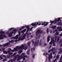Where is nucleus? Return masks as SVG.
Masks as SVG:
<instances>
[{
	"label": "nucleus",
	"mask_w": 62,
	"mask_h": 62,
	"mask_svg": "<svg viewBox=\"0 0 62 62\" xmlns=\"http://www.w3.org/2000/svg\"><path fill=\"white\" fill-rule=\"evenodd\" d=\"M43 31H41L40 30H37L36 32V36H38L39 34H41Z\"/></svg>",
	"instance_id": "nucleus-1"
},
{
	"label": "nucleus",
	"mask_w": 62,
	"mask_h": 62,
	"mask_svg": "<svg viewBox=\"0 0 62 62\" xmlns=\"http://www.w3.org/2000/svg\"><path fill=\"white\" fill-rule=\"evenodd\" d=\"M0 39H4V38H6L7 37L6 36V34H3V35H0Z\"/></svg>",
	"instance_id": "nucleus-2"
},
{
	"label": "nucleus",
	"mask_w": 62,
	"mask_h": 62,
	"mask_svg": "<svg viewBox=\"0 0 62 62\" xmlns=\"http://www.w3.org/2000/svg\"><path fill=\"white\" fill-rule=\"evenodd\" d=\"M39 40H38L37 42L36 41L34 43V47H36V46H38L39 45Z\"/></svg>",
	"instance_id": "nucleus-3"
},
{
	"label": "nucleus",
	"mask_w": 62,
	"mask_h": 62,
	"mask_svg": "<svg viewBox=\"0 0 62 62\" xmlns=\"http://www.w3.org/2000/svg\"><path fill=\"white\" fill-rule=\"evenodd\" d=\"M18 37H19V35H16V37H11V39H18Z\"/></svg>",
	"instance_id": "nucleus-4"
},
{
	"label": "nucleus",
	"mask_w": 62,
	"mask_h": 62,
	"mask_svg": "<svg viewBox=\"0 0 62 62\" xmlns=\"http://www.w3.org/2000/svg\"><path fill=\"white\" fill-rule=\"evenodd\" d=\"M19 48H20V47H19V46H17L14 48V50L15 51H18V50H20Z\"/></svg>",
	"instance_id": "nucleus-5"
},
{
	"label": "nucleus",
	"mask_w": 62,
	"mask_h": 62,
	"mask_svg": "<svg viewBox=\"0 0 62 62\" xmlns=\"http://www.w3.org/2000/svg\"><path fill=\"white\" fill-rule=\"evenodd\" d=\"M60 21L61 22V20H60V18H58V19H56L55 20V23H56L57 22H59V21Z\"/></svg>",
	"instance_id": "nucleus-6"
},
{
	"label": "nucleus",
	"mask_w": 62,
	"mask_h": 62,
	"mask_svg": "<svg viewBox=\"0 0 62 62\" xmlns=\"http://www.w3.org/2000/svg\"><path fill=\"white\" fill-rule=\"evenodd\" d=\"M13 34V32L11 31V32L9 33L8 36L9 37H11L12 36V34Z\"/></svg>",
	"instance_id": "nucleus-7"
},
{
	"label": "nucleus",
	"mask_w": 62,
	"mask_h": 62,
	"mask_svg": "<svg viewBox=\"0 0 62 62\" xmlns=\"http://www.w3.org/2000/svg\"><path fill=\"white\" fill-rule=\"evenodd\" d=\"M24 46L23 45H21V46H18L19 47H20L19 49L20 50H22L23 49H24Z\"/></svg>",
	"instance_id": "nucleus-8"
},
{
	"label": "nucleus",
	"mask_w": 62,
	"mask_h": 62,
	"mask_svg": "<svg viewBox=\"0 0 62 62\" xmlns=\"http://www.w3.org/2000/svg\"><path fill=\"white\" fill-rule=\"evenodd\" d=\"M48 58L49 59H52L53 58L52 53H50V55H48Z\"/></svg>",
	"instance_id": "nucleus-9"
},
{
	"label": "nucleus",
	"mask_w": 62,
	"mask_h": 62,
	"mask_svg": "<svg viewBox=\"0 0 62 62\" xmlns=\"http://www.w3.org/2000/svg\"><path fill=\"white\" fill-rule=\"evenodd\" d=\"M54 40V38H52L51 40V41L49 43L50 44H53V42Z\"/></svg>",
	"instance_id": "nucleus-10"
},
{
	"label": "nucleus",
	"mask_w": 62,
	"mask_h": 62,
	"mask_svg": "<svg viewBox=\"0 0 62 62\" xmlns=\"http://www.w3.org/2000/svg\"><path fill=\"white\" fill-rule=\"evenodd\" d=\"M38 24H39V22H38L36 24H35V23L34 24L33 23H32L31 24V25H32V26H36L37 25H38Z\"/></svg>",
	"instance_id": "nucleus-11"
},
{
	"label": "nucleus",
	"mask_w": 62,
	"mask_h": 62,
	"mask_svg": "<svg viewBox=\"0 0 62 62\" xmlns=\"http://www.w3.org/2000/svg\"><path fill=\"white\" fill-rule=\"evenodd\" d=\"M21 57H22V55H20L19 57H18L17 60V61H19L21 59Z\"/></svg>",
	"instance_id": "nucleus-12"
},
{
	"label": "nucleus",
	"mask_w": 62,
	"mask_h": 62,
	"mask_svg": "<svg viewBox=\"0 0 62 62\" xmlns=\"http://www.w3.org/2000/svg\"><path fill=\"white\" fill-rule=\"evenodd\" d=\"M9 43H8L3 45V46L4 47H6V46H8V45H9Z\"/></svg>",
	"instance_id": "nucleus-13"
},
{
	"label": "nucleus",
	"mask_w": 62,
	"mask_h": 62,
	"mask_svg": "<svg viewBox=\"0 0 62 62\" xmlns=\"http://www.w3.org/2000/svg\"><path fill=\"white\" fill-rule=\"evenodd\" d=\"M50 36H48L47 38V42H49V41H50Z\"/></svg>",
	"instance_id": "nucleus-14"
},
{
	"label": "nucleus",
	"mask_w": 62,
	"mask_h": 62,
	"mask_svg": "<svg viewBox=\"0 0 62 62\" xmlns=\"http://www.w3.org/2000/svg\"><path fill=\"white\" fill-rule=\"evenodd\" d=\"M61 27H57V29L58 30H59L60 31H61Z\"/></svg>",
	"instance_id": "nucleus-15"
},
{
	"label": "nucleus",
	"mask_w": 62,
	"mask_h": 62,
	"mask_svg": "<svg viewBox=\"0 0 62 62\" xmlns=\"http://www.w3.org/2000/svg\"><path fill=\"white\" fill-rule=\"evenodd\" d=\"M16 53H14L13 55H12L11 57H13V56H16Z\"/></svg>",
	"instance_id": "nucleus-16"
},
{
	"label": "nucleus",
	"mask_w": 62,
	"mask_h": 62,
	"mask_svg": "<svg viewBox=\"0 0 62 62\" xmlns=\"http://www.w3.org/2000/svg\"><path fill=\"white\" fill-rule=\"evenodd\" d=\"M55 47H54L52 48L51 49V52H53L54 51H55Z\"/></svg>",
	"instance_id": "nucleus-17"
},
{
	"label": "nucleus",
	"mask_w": 62,
	"mask_h": 62,
	"mask_svg": "<svg viewBox=\"0 0 62 62\" xmlns=\"http://www.w3.org/2000/svg\"><path fill=\"white\" fill-rule=\"evenodd\" d=\"M52 28V29H55V28H56V27L55 26H53Z\"/></svg>",
	"instance_id": "nucleus-18"
},
{
	"label": "nucleus",
	"mask_w": 62,
	"mask_h": 62,
	"mask_svg": "<svg viewBox=\"0 0 62 62\" xmlns=\"http://www.w3.org/2000/svg\"><path fill=\"white\" fill-rule=\"evenodd\" d=\"M54 41L55 42L56 41L57 39V36H55L54 37Z\"/></svg>",
	"instance_id": "nucleus-19"
},
{
	"label": "nucleus",
	"mask_w": 62,
	"mask_h": 62,
	"mask_svg": "<svg viewBox=\"0 0 62 62\" xmlns=\"http://www.w3.org/2000/svg\"><path fill=\"white\" fill-rule=\"evenodd\" d=\"M5 34V32L4 31H1V33L0 35H4L3 34Z\"/></svg>",
	"instance_id": "nucleus-20"
},
{
	"label": "nucleus",
	"mask_w": 62,
	"mask_h": 62,
	"mask_svg": "<svg viewBox=\"0 0 62 62\" xmlns=\"http://www.w3.org/2000/svg\"><path fill=\"white\" fill-rule=\"evenodd\" d=\"M41 40L39 42V45L40 46H41Z\"/></svg>",
	"instance_id": "nucleus-21"
},
{
	"label": "nucleus",
	"mask_w": 62,
	"mask_h": 62,
	"mask_svg": "<svg viewBox=\"0 0 62 62\" xmlns=\"http://www.w3.org/2000/svg\"><path fill=\"white\" fill-rule=\"evenodd\" d=\"M23 52V50H20L19 51H18V53L19 54H21L22 52Z\"/></svg>",
	"instance_id": "nucleus-22"
},
{
	"label": "nucleus",
	"mask_w": 62,
	"mask_h": 62,
	"mask_svg": "<svg viewBox=\"0 0 62 62\" xmlns=\"http://www.w3.org/2000/svg\"><path fill=\"white\" fill-rule=\"evenodd\" d=\"M4 54H8V52L7 51H4L3 52Z\"/></svg>",
	"instance_id": "nucleus-23"
},
{
	"label": "nucleus",
	"mask_w": 62,
	"mask_h": 62,
	"mask_svg": "<svg viewBox=\"0 0 62 62\" xmlns=\"http://www.w3.org/2000/svg\"><path fill=\"white\" fill-rule=\"evenodd\" d=\"M55 42V41H54H54H53V46H55V42Z\"/></svg>",
	"instance_id": "nucleus-24"
},
{
	"label": "nucleus",
	"mask_w": 62,
	"mask_h": 62,
	"mask_svg": "<svg viewBox=\"0 0 62 62\" xmlns=\"http://www.w3.org/2000/svg\"><path fill=\"white\" fill-rule=\"evenodd\" d=\"M60 39V37H58L57 38V42H58L59 41V40Z\"/></svg>",
	"instance_id": "nucleus-25"
},
{
	"label": "nucleus",
	"mask_w": 62,
	"mask_h": 62,
	"mask_svg": "<svg viewBox=\"0 0 62 62\" xmlns=\"http://www.w3.org/2000/svg\"><path fill=\"white\" fill-rule=\"evenodd\" d=\"M26 36V34H24L23 35V37L24 38V39H25V38Z\"/></svg>",
	"instance_id": "nucleus-26"
},
{
	"label": "nucleus",
	"mask_w": 62,
	"mask_h": 62,
	"mask_svg": "<svg viewBox=\"0 0 62 62\" xmlns=\"http://www.w3.org/2000/svg\"><path fill=\"white\" fill-rule=\"evenodd\" d=\"M56 60H57V59H55L54 61H53V62H56Z\"/></svg>",
	"instance_id": "nucleus-27"
},
{
	"label": "nucleus",
	"mask_w": 62,
	"mask_h": 62,
	"mask_svg": "<svg viewBox=\"0 0 62 62\" xmlns=\"http://www.w3.org/2000/svg\"><path fill=\"white\" fill-rule=\"evenodd\" d=\"M6 58H10V56L9 55H8V56Z\"/></svg>",
	"instance_id": "nucleus-28"
},
{
	"label": "nucleus",
	"mask_w": 62,
	"mask_h": 62,
	"mask_svg": "<svg viewBox=\"0 0 62 62\" xmlns=\"http://www.w3.org/2000/svg\"><path fill=\"white\" fill-rule=\"evenodd\" d=\"M17 30H16V29H14L13 30V31L14 32H16L17 31Z\"/></svg>",
	"instance_id": "nucleus-29"
},
{
	"label": "nucleus",
	"mask_w": 62,
	"mask_h": 62,
	"mask_svg": "<svg viewBox=\"0 0 62 62\" xmlns=\"http://www.w3.org/2000/svg\"><path fill=\"white\" fill-rule=\"evenodd\" d=\"M24 49L25 50H26V49H27V47L26 46H24Z\"/></svg>",
	"instance_id": "nucleus-30"
},
{
	"label": "nucleus",
	"mask_w": 62,
	"mask_h": 62,
	"mask_svg": "<svg viewBox=\"0 0 62 62\" xmlns=\"http://www.w3.org/2000/svg\"><path fill=\"white\" fill-rule=\"evenodd\" d=\"M13 54V53L11 52L9 53V55H12Z\"/></svg>",
	"instance_id": "nucleus-31"
},
{
	"label": "nucleus",
	"mask_w": 62,
	"mask_h": 62,
	"mask_svg": "<svg viewBox=\"0 0 62 62\" xmlns=\"http://www.w3.org/2000/svg\"><path fill=\"white\" fill-rule=\"evenodd\" d=\"M14 28L13 27L12 28H10V29H9V31H11V30H12V29H13Z\"/></svg>",
	"instance_id": "nucleus-32"
},
{
	"label": "nucleus",
	"mask_w": 62,
	"mask_h": 62,
	"mask_svg": "<svg viewBox=\"0 0 62 62\" xmlns=\"http://www.w3.org/2000/svg\"><path fill=\"white\" fill-rule=\"evenodd\" d=\"M54 21H51L49 22V23H54Z\"/></svg>",
	"instance_id": "nucleus-33"
},
{
	"label": "nucleus",
	"mask_w": 62,
	"mask_h": 62,
	"mask_svg": "<svg viewBox=\"0 0 62 62\" xmlns=\"http://www.w3.org/2000/svg\"><path fill=\"white\" fill-rule=\"evenodd\" d=\"M35 54H34L33 55H32V58H35Z\"/></svg>",
	"instance_id": "nucleus-34"
},
{
	"label": "nucleus",
	"mask_w": 62,
	"mask_h": 62,
	"mask_svg": "<svg viewBox=\"0 0 62 62\" xmlns=\"http://www.w3.org/2000/svg\"><path fill=\"white\" fill-rule=\"evenodd\" d=\"M55 34L56 35H59V32H57Z\"/></svg>",
	"instance_id": "nucleus-35"
},
{
	"label": "nucleus",
	"mask_w": 62,
	"mask_h": 62,
	"mask_svg": "<svg viewBox=\"0 0 62 62\" xmlns=\"http://www.w3.org/2000/svg\"><path fill=\"white\" fill-rule=\"evenodd\" d=\"M59 55H58L57 56H56V58H57V59H58L59 58Z\"/></svg>",
	"instance_id": "nucleus-36"
},
{
	"label": "nucleus",
	"mask_w": 62,
	"mask_h": 62,
	"mask_svg": "<svg viewBox=\"0 0 62 62\" xmlns=\"http://www.w3.org/2000/svg\"><path fill=\"white\" fill-rule=\"evenodd\" d=\"M16 56L17 57H19V56H20V55L19 54H18L16 55Z\"/></svg>",
	"instance_id": "nucleus-37"
},
{
	"label": "nucleus",
	"mask_w": 62,
	"mask_h": 62,
	"mask_svg": "<svg viewBox=\"0 0 62 62\" xmlns=\"http://www.w3.org/2000/svg\"><path fill=\"white\" fill-rule=\"evenodd\" d=\"M25 54L24 53H22V54H21V55H22V56H23L24 55V54Z\"/></svg>",
	"instance_id": "nucleus-38"
},
{
	"label": "nucleus",
	"mask_w": 62,
	"mask_h": 62,
	"mask_svg": "<svg viewBox=\"0 0 62 62\" xmlns=\"http://www.w3.org/2000/svg\"><path fill=\"white\" fill-rule=\"evenodd\" d=\"M46 32L47 34H48V33H49V29H47V30H46Z\"/></svg>",
	"instance_id": "nucleus-39"
},
{
	"label": "nucleus",
	"mask_w": 62,
	"mask_h": 62,
	"mask_svg": "<svg viewBox=\"0 0 62 62\" xmlns=\"http://www.w3.org/2000/svg\"><path fill=\"white\" fill-rule=\"evenodd\" d=\"M7 61V59H4L3 60V61L4 62L6 61Z\"/></svg>",
	"instance_id": "nucleus-40"
},
{
	"label": "nucleus",
	"mask_w": 62,
	"mask_h": 62,
	"mask_svg": "<svg viewBox=\"0 0 62 62\" xmlns=\"http://www.w3.org/2000/svg\"><path fill=\"white\" fill-rule=\"evenodd\" d=\"M7 52V54L8 53V54H9L10 53V51L9 50H8V51Z\"/></svg>",
	"instance_id": "nucleus-41"
},
{
	"label": "nucleus",
	"mask_w": 62,
	"mask_h": 62,
	"mask_svg": "<svg viewBox=\"0 0 62 62\" xmlns=\"http://www.w3.org/2000/svg\"><path fill=\"white\" fill-rule=\"evenodd\" d=\"M2 51H4L5 50V48H2Z\"/></svg>",
	"instance_id": "nucleus-42"
},
{
	"label": "nucleus",
	"mask_w": 62,
	"mask_h": 62,
	"mask_svg": "<svg viewBox=\"0 0 62 62\" xmlns=\"http://www.w3.org/2000/svg\"><path fill=\"white\" fill-rule=\"evenodd\" d=\"M24 38L23 37H22L21 38V40H23V39H24Z\"/></svg>",
	"instance_id": "nucleus-43"
},
{
	"label": "nucleus",
	"mask_w": 62,
	"mask_h": 62,
	"mask_svg": "<svg viewBox=\"0 0 62 62\" xmlns=\"http://www.w3.org/2000/svg\"><path fill=\"white\" fill-rule=\"evenodd\" d=\"M23 57H25H25H27V55H24L23 56Z\"/></svg>",
	"instance_id": "nucleus-44"
},
{
	"label": "nucleus",
	"mask_w": 62,
	"mask_h": 62,
	"mask_svg": "<svg viewBox=\"0 0 62 62\" xmlns=\"http://www.w3.org/2000/svg\"><path fill=\"white\" fill-rule=\"evenodd\" d=\"M0 58L1 59H3V57H2V56H0Z\"/></svg>",
	"instance_id": "nucleus-45"
},
{
	"label": "nucleus",
	"mask_w": 62,
	"mask_h": 62,
	"mask_svg": "<svg viewBox=\"0 0 62 62\" xmlns=\"http://www.w3.org/2000/svg\"><path fill=\"white\" fill-rule=\"evenodd\" d=\"M2 57H4L5 58H6V55H3L2 56Z\"/></svg>",
	"instance_id": "nucleus-46"
},
{
	"label": "nucleus",
	"mask_w": 62,
	"mask_h": 62,
	"mask_svg": "<svg viewBox=\"0 0 62 62\" xmlns=\"http://www.w3.org/2000/svg\"><path fill=\"white\" fill-rule=\"evenodd\" d=\"M23 61H24V60H25V58L24 57L23 59Z\"/></svg>",
	"instance_id": "nucleus-47"
},
{
	"label": "nucleus",
	"mask_w": 62,
	"mask_h": 62,
	"mask_svg": "<svg viewBox=\"0 0 62 62\" xmlns=\"http://www.w3.org/2000/svg\"><path fill=\"white\" fill-rule=\"evenodd\" d=\"M31 42H32V44H34V41H33V40H31Z\"/></svg>",
	"instance_id": "nucleus-48"
},
{
	"label": "nucleus",
	"mask_w": 62,
	"mask_h": 62,
	"mask_svg": "<svg viewBox=\"0 0 62 62\" xmlns=\"http://www.w3.org/2000/svg\"><path fill=\"white\" fill-rule=\"evenodd\" d=\"M28 44L29 46H30V42H29L28 43Z\"/></svg>",
	"instance_id": "nucleus-49"
},
{
	"label": "nucleus",
	"mask_w": 62,
	"mask_h": 62,
	"mask_svg": "<svg viewBox=\"0 0 62 62\" xmlns=\"http://www.w3.org/2000/svg\"><path fill=\"white\" fill-rule=\"evenodd\" d=\"M14 42V40H12L11 41V42Z\"/></svg>",
	"instance_id": "nucleus-50"
},
{
	"label": "nucleus",
	"mask_w": 62,
	"mask_h": 62,
	"mask_svg": "<svg viewBox=\"0 0 62 62\" xmlns=\"http://www.w3.org/2000/svg\"><path fill=\"white\" fill-rule=\"evenodd\" d=\"M44 46H46V45H47V44L46 43H45L44 44Z\"/></svg>",
	"instance_id": "nucleus-51"
},
{
	"label": "nucleus",
	"mask_w": 62,
	"mask_h": 62,
	"mask_svg": "<svg viewBox=\"0 0 62 62\" xmlns=\"http://www.w3.org/2000/svg\"><path fill=\"white\" fill-rule=\"evenodd\" d=\"M29 26H26V28H28L29 27Z\"/></svg>",
	"instance_id": "nucleus-52"
},
{
	"label": "nucleus",
	"mask_w": 62,
	"mask_h": 62,
	"mask_svg": "<svg viewBox=\"0 0 62 62\" xmlns=\"http://www.w3.org/2000/svg\"><path fill=\"white\" fill-rule=\"evenodd\" d=\"M41 35H40V34H39V36L38 37V38H40V36H41Z\"/></svg>",
	"instance_id": "nucleus-53"
},
{
	"label": "nucleus",
	"mask_w": 62,
	"mask_h": 62,
	"mask_svg": "<svg viewBox=\"0 0 62 62\" xmlns=\"http://www.w3.org/2000/svg\"><path fill=\"white\" fill-rule=\"evenodd\" d=\"M11 51L12 52H14V51H15V50H14H14H12Z\"/></svg>",
	"instance_id": "nucleus-54"
},
{
	"label": "nucleus",
	"mask_w": 62,
	"mask_h": 62,
	"mask_svg": "<svg viewBox=\"0 0 62 62\" xmlns=\"http://www.w3.org/2000/svg\"><path fill=\"white\" fill-rule=\"evenodd\" d=\"M41 25H45V23H42L41 24Z\"/></svg>",
	"instance_id": "nucleus-55"
},
{
	"label": "nucleus",
	"mask_w": 62,
	"mask_h": 62,
	"mask_svg": "<svg viewBox=\"0 0 62 62\" xmlns=\"http://www.w3.org/2000/svg\"><path fill=\"white\" fill-rule=\"evenodd\" d=\"M26 29H25L23 30V31H24V32H25L26 31Z\"/></svg>",
	"instance_id": "nucleus-56"
},
{
	"label": "nucleus",
	"mask_w": 62,
	"mask_h": 62,
	"mask_svg": "<svg viewBox=\"0 0 62 62\" xmlns=\"http://www.w3.org/2000/svg\"><path fill=\"white\" fill-rule=\"evenodd\" d=\"M19 36H18V37H20V35H21V33H20V32H19Z\"/></svg>",
	"instance_id": "nucleus-57"
},
{
	"label": "nucleus",
	"mask_w": 62,
	"mask_h": 62,
	"mask_svg": "<svg viewBox=\"0 0 62 62\" xmlns=\"http://www.w3.org/2000/svg\"><path fill=\"white\" fill-rule=\"evenodd\" d=\"M9 50L10 51H12V49H11V48H9Z\"/></svg>",
	"instance_id": "nucleus-58"
},
{
	"label": "nucleus",
	"mask_w": 62,
	"mask_h": 62,
	"mask_svg": "<svg viewBox=\"0 0 62 62\" xmlns=\"http://www.w3.org/2000/svg\"><path fill=\"white\" fill-rule=\"evenodd\" d=\"M51 49L49 50L48 51V53H50L51 52Z\"/></svg>",
	"instance_id": "nucleus-59"
},
{
	"label": "nucleus",
	"mask_w": 62,
	"mask_h": 62,
	"mask_svg": "<svg viewBox=\"0 0 62 62\" xmlns=\"http://www.w3.org/2000/svg\"><path fill=\"white\" fill-rule=\"evenodd\" d=\"M55 32H57V31H58V30L57 29L55 30Z\"/></svg>",
	"instance_id": "nucleus-60"
},
{
	"label": "nucleus",
	"mask_w": 62,
	"mask_h": 62,
	"mask_svg": "<svg viewBox=\"0 0 62 62\" xmlns=\"http://www.w3.org/2000/svg\"><path fill=\"white\" fill-rule=\"evenodd\" d=\"M62 58V55L61 56V57L60 58V60H61Z\"/></svg>",
	"instance_id": "nucleus-61"
},
{
	"label": "nucleus",
	"mask_w": 62,
	"mask_h": 62,
	"mask_svg": "<svg viewBox=\"0 0 62 62\" xmlns=\"http://www.w3.org/2000/svg\"><path fill=\"white\" fill-rule=\"evenodd\" d=\"M29 29H30L29 28H28L27 29V31H29Z\"/></svg>",
	"instance_id": "nucleus-62"
},
{
	"label": "nucleus",
	"mask_w": 62,
	"mask_h": 62,
	"mask_svg": "<svg viewBox=\"0 0 62 62\" xmlns=\"http://www.w3.org/2000/svg\"><path fill=\"white\" fill-rule=\"evenodd\" d=\"M31 51L32 52H33V48H31Z\"/></svg>",
	"instance_id": "nucleus-63"
},
{
	"label": "nucleus",
	"mask_w": 62,
	"mask_h": 62,
	"mask_svg": "<svg viewBox=\"0 0 62 62\" xmlns=\"http://www.w3.org/2000/svg\"><path fill=\"white\" fill-rule=\"evenodd\" d=\"M47 25L46 24H45L44 25V26H47Z\"/></svg>",
	"instance_id": "nucleus-64"
}]
</instances>
